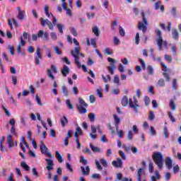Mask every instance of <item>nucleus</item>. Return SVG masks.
<instances>
[{
	"label": "nucleus",
	"mask_w": 181,
	"mask_h": 181,
	"mask_svg": "<svg viewBox=\"0 0 181 181\" xmlns=\"http://www.w3.org/2000/svg\"><path fill=\"white\" fill-rule=\"evenodd\" d=\"M173 90H177V81L176 79L173 81Z\"/></svg>",
	"instance_id": "55"
},
{
	"label": "nucleus",
	"mask_w": 181,
	"mask_h": 181,
	"mask_svg": "<svg viewBox=\"0 0 181 181\" xmlns=\"http://www.w3.org/2000/svg\"><path fill=\"white\" fill-rule=\"evenodd\" d=\"M47 76L49 78H52V80H54V76H53V74L52 73V69L47 70Z\"/></svg>",
	"instance_id": "53"
},
{
	"label": "nucleus",
	"mask_w": 181,
	"mask_h": 181,
	"mask_svg": "<svg viewBox=\"0 0 181 181\" xmlns=\"http://www.w3.org/2000/svg\"><path fill=\"white\" fill-rule=\"evenodd\" d=\"M7 144H8L9 148H13V146H14L13 141L12 140V135H11V134L8 135Z\"/></svg>",
	"instance_id": "17"
},
{
	"label": "nucleus",
	"mask_w": 181,
	"mask_h": 181,
	"mask_svg": "<svg viewBox=\"0 0 181 181\" xmlns=\"http://www.w3.org/2000/svg\"><path fill=\"white\" fill-rule=\"evenodd\" d=\"M66 165L67 170H69V172H71V173H73L74 170H73V168L71 167V165L69 163H66Z\"/></svg>",
	"instance_id": "50"
},
{
	"label": "nucleus",
	"mask_w": 181,
	"mask_h": 181,
	"mask_svg": "<svg viewBox=\"0 0 181 181\" xmlns=\"http://www.w3.org/2000/svg\"><path fill=\"white\" fill-rule=\"evenodd\" d=\"M62 73L64 77H67V74L70 73V69L69 68V66H67V65H64V67L62 69Z\"/></svg>",
	"instance_id": "14"
},
{
	"label": "nucleus",
	"mask_w": 181,
	"mask_h": 181,
	"mask_svg": "<svg viewBox=\"0 0 181 181\" xmlns=\"http://www.w3.org/2000/svg\"><path fill=\"white\" fill-rule=\"evenodd\" d=\"M165 59L166 62H168V63H172V62H173V59L172 58V56H170V55L165 54Z\"/></svg>",
	"instance_id": "40"
},
{
	"label": "nucleus",
	"mask_w": 181,
	"mask_h": 181,
	"mask_svg": "<svg viewBox=\"0 0 181 181\" xmlns=\"http://www.w3.org/2000/svg\"><path fill=\"white\" fill-rule=\"evenodd\" d=\"M90 45L95 48L97 47V42L95 41V38L90 39Z\"/></svg>",
	"instance_id": "58"
},
{
	"label": "nucleus",
	"mask_w": 181,
	"mask_h": 181,
	"mask_svg": "<svg viewBox=\"0 0 181 181\" xmlns=\"http://www.w3.org/2000/svg\"><path fill=\"white\" fill-rule=\"evenodd\" d=\"M168 118L170 119L171 122H176V119L175 118V117H173L172 112H168Z\"/></svg>",
	"instance_id": "32"
},
{
	"label": "nucleus",
	"mask_w": 181,
	"mask_h": 181,
	"mask_svg": "<svg viewBox=\"0 0 181 181\" xmlns=\"http://www.w3.org/2000/svg\"><path fill=\"white\" fill-rule=\"evenodd\" d=\"M17 53H18V54L21 53V56H25L26 55V54L25 53V51H22L21 49V45H18L17 46Z\"/></svg>",
	"instance_id": "37"
},
{
	"label": "nucleus",
	"mask_w": 181,
	"mask_h": 181,
	"mask_svg": "<svg viewBox=\"0 0 181 181\" xmlns=\"http://www.w3.org/2000/svg\"><path fill=\"white\" fill-rule=\"evenodd\" d=\"M95 165L97 166V168L98 169V170H103V166H101V164L100 163V161L98 160H95Z\"/></svg>",
	"instance_id": "60"
},
{
	"label": "nucleus",
	"mask_w": 181,
	"mask_h": 181,
	"mask_svg": "<svg viewBox=\"0 0 181 181\" xmlns=\"http://www.w3.org/2000/svg\"><path fill=\"white\" fill-rule=\"evenodd\" d=\"M148 170L151 173L153 172V163L152 162H150L148 164Z\"/></svg>",
	"instance_id": "62"
},
{
	"label": "nucleus",
	"mask_w": 181,
	"mask_h": 181,
	"mask_svg": "<svg viewBox=\"0 0 181 181\" xmlns=\"http://www.w3.org/2000/svg\"><path fill=\"white\" fill-rule=\"evenodd\" d=\"M170 107L172 111H175L176 110V104H175V101H173V100L170 101Z\"/></svg>",
	"instance_id": "31"
},
{
	"label": "nucleus",
	"mask_w": 181,
	"mask_h": 181,
	"mask_svg": "<svg viewBox=\"0 0 181 181\" xmlns=\"http://www.w3.org/2000/svg\"><path fill=\"white\" fill-rule=\"evenodd\" d=\"M96 93L100 98H103V89H101V88L99 87L98 88H97Z\"/></svg>",
	"instance_id": "47"
},
{
	"label": "nucleus",
	"mask_w": 181,
	"mask_h": 181,
	"mask_svg": "<svg viewBox=\"0 0 181 181\" xmlns=\"http://www.w3.org/2000/svg\"><path fill=\"white\" fill-rule=\"evenodd\" d=\"M62 62L63 63H66L68 65L71 64V62H70V60H69V58L67 57H64L62 58Z\"/></svg>",
	"instance_id": "35"
},
{
	"label": "nucleus",
	"mask_w": 181,
	"mask_h": 181,
	"mask_svg": "<svg viewBox=\"0 0 181 181\" xmlns=\"http://www.w3.org/2000/svg\"><path fill=\"white\" fill-rule=\"evenodd\" d=\"M35 100L38 105H40V107H43V103H42V100H40V98H39V95H35Z\"/></svg>",
	"instance_id": "45"
},
{
	"label": "nucleus",
	"mask_w": 181,
	"mask_h": 181,
	"mask_svg": "<svg viewBox=\"0 0 181 181\" xmlns=\"http://www.w3.org/2000/svg\"><path fill=\"white\" fill-rule=\"evenodd\" d=\"M80 50H81L80 47H74V52H75V54H76V56H79V54H80Z\"/></svg>",
	"instance_id": "59"
},
{
	"label": "nucleus",
	"mask_w": 181,
	"mask_h": 181,
	"mask_svg": "<svg viewBox=\"0 0 181 181\" xmlns=\"http://www.w3.org/2000/svg\"><path fill=\"white\" fill-rule=\"evenodd\" d=\"M88 117L90 122H94L95 121V115L94 113H93V112L89 113Z\"/></svg>",
	"instance_id": "29"
},
{
	"label": "nucleus",
	"mask_w": 181,
	"mask_h": 181,
	"mask_svg": "<svg viewBox=\"0 0 181 181\" xmlns=\"http://www.w3.org/2000/svg\"><path fill=\"white\" fill-rule=\"evenodd\" d=\"M54 49L57 54H62V50L60 49V48H59V47H54Z\"/></svg>",
	"instance_id": "64"
},
{
	"label": "nucleus",
	"mask_w": 181,
	"mask_h": 181,
	"mask_svg": "<svg viewBox=\"0 0 181 181\" xmlns=\"http://www.w3.org/2000/svg\"><path fill=\"white\" fill-rule=\"evenodd\" d=\"M100 162L101 165L103 166V168H107V166H108V165L107 164V160H105V158H101L100 160Z\"/></svg>",
	"instance_id": "48"
},
{
	"label": "nucleus",
	"mask_w": 181,
	"mask_h": 181,
	"mask_svg": "<svg viewBox=\"0 0 181 181\" xmlns=\"http://www.w3.org/2000/svg\"><path fill=\"white\" fill-rule=\"evenodd\" d=\"M159 87H165V79L160 78L158 81Z\"/></svg>",
	"instance_id": "43"
},
{
	"label": "nucleus",
	"mask_w": 181,
	"mask_h": 181,
	"mask_svg": "<svg viewBox=\"0 0 181 181\" xmlns=\"http://www.w3.org/2000/svg\"><path fill=\"white\" fill-rule=\"evenodd\" d=\"M141 15L143 16V21H143H139L138 29L139 30H142V33L145 35L146 33V30H148V20L145 16V13L142 12Z\"/></svg>",
	"instance_id": "4"
},
{
	"label": "nucleus",
	"mask_w": 181,
	"mask_h": 181,
	"mask_svg": "<svg viewBox=\"0 0 181 181\" xmlns=\"http://www.w3.org/2000/svg\"><path fill=\"white\" fill-rule=\"evenodd\" d=\"M114 119H115V125L117 129H118V125H119V122L121 119H119V117H118L117 115H114Z\"/></svg>",
	"instance_id": "22"
},
{
	"label": "nucleus",
	"mask_w": 181,
	"mask_h": 181,
	"mask_svg": "<svg viewBox=\"0 0 181 181\" xmlns=\"http://www.w3.org/2000/svg\"><path fill=\"white\" fill-rule=\"evenodd\" d=\"M107 62H109V63H110L111 66H107V69L109 73H110V74H114V70H115V69H117V66H115V59H114L111 57H107Z\"/></svg>",
	"instance_id": "7"
},
{
	"label": "nucleus",
	"mask_w": 181,
	"mask_h": 181,
	"mask_svg": "<svg viewBox=\"0 0 181 181\" xmlns=\"http://www.w3.org/2000/svg\"><path fill=\"white\" fill-rule=\"evenodd\" d=\"M80 163H82V165H87V163H88L87 160H86V159L84 158V156H81Z\"/></svg>",
	"instance_id": "52"
},
{
	"label": "nucleus",
	"mask_w": 181,
	"mask_h": 181,
	"mask_svg": "<svg viewBox=\"0 0 181 181\" xmlns=\"http://www.w3.org/2000/svg\"><path fill=\"white\" fill-rule=\"evenodd\" d=\"M61 90L65 97H69V90L65 86H62Z\"/></svg>",
	"instance_id": "23"
},
{
	"label": "nucleus",
	"mask_w": 181,
	"mask_h": 181,
	"mask_svg": "<svg viewBox=\"0 0 181 181\" xmlns=\"http://www.w3.org/2000/svg\"><path fill=\"white\" fill-rule=\"evenodd\" d=\"M69 30H71V33L73 35V36H77V30H76V28H74V27H71L69 28Z\"/></svg>",
	"instance_id": "46"
},
{
	"label": "nucleus",
	"mask_w": 181,
	"mask_h": 181,
	"mask_svg": "<svg viewBox=\"0 0 181 181\" xmlns=\"http://www.w3.org/2000/svg\"><path fill=\"white\" fill-rule=\"evenodd\" d=\"M151 103V99L148 96H144V104L148 107L149 104Z\"/></svg>",
	"instance_id": "41"
},
{
	"label": "nucleus",
	"mask_w": 181,
	"mask_h": 181,
	"mask_svg": "<svg viewBox=\"0 0 181 181\" xmlns=\"http://www.w3.org/2000/svg\"><path fill=\"white\" fill-rule=\"evenodd\" d=\"M61 124L62 127L64 128L66 127V124H69V119L66 117V115H64L62 118H61Z\"/></svg>",
	"instance_id": "20"
},
{
	"label": "nucleus",
	"mask_w": 181,
	"mask_h": 181,
	"mask_svg": "<svg viewBox=\"0 0 181 181\" xmlns=\"http://www.w3.org/2000/svg\"><path fill=\"white\" fill-rule=\"evenodd\" d=\"M171 15L173 16V18L177 17V11H176V7H173L170 11Z\"/></svg>",
	"instance_id": "28"
},
{
	"label": "nucleus",
	"mask_w": 181,
	"mask_h": 181,
	"mask_svg": "<svg viewBox=\"0 0 181 181\" xmlns=\"http://www.w3.org/2000/svg\"><path fill=\"white\" fill-rule=\"evenodd\" d=\"M90 148H91V150L93 151V152H94L95 153H100V152H101V148L97 147V146H94V145H93V144H90Z\"/></svg>",
	"instance_id": "18"
},
{
	"label": "nucleus",
	"mask_w": 181,
	"mask_h": 181,
	"mask_svg": "<svg viewBox=\"0 0 181 181\" xmlns=\"http://www.w3.org/2000/svg\"><path fill=\"white\" fill-rule=\"evenodd\" d=\"M153 160L158 166V169H162L163 168V155L162 153L159 151L154 152L153 155Z\"/></svg>",
	"instance_id": "2"
},
{
	"label": "nucleus",
	"mask_w": 181,
	"mask_h": 181,
	"mask_svg": "<svg viewBox=\"0 0 181 181\" xmlns=\"http://www.w3.org/2000/svg\"><path fill=\"white\" fill-rule=\"evenodd\" d=\"M156 35L158 37L156 40L158 50H162V46L163 47H166L168 46V42L163 41V38L162 37V31L160 30H156Z\"/></svg>",
	"instance_id": "3"
},
{
	"label": "nucleus",
	"mask_w": 181,
	"mask_h": 181,
	"mask_svg": "<svg viewBox=\"0 0 181 181\" xmlns=\"http://www.w3.org/2000/svg\"><path fill=\"white\" fill-rule=\"evenodd\" d=\"M172 36L174 40H179V32L177 30L175 29L172 31Z\"/></svg>",
	"instance_id": "19"
},
{
	"label": "nucleus",
	"mask_w": 181,
	"mask_h": 181,
	"mask_svg": "<svg viewBox=\"0 0 181 181\" xmlns=\"http://www.w3.org/2000/svg\"><path fill=\"white\" fill-rule=\"evenodd\" d=\"M40 149L41 153L46 156H48L49 158H45V162H47L46 169L48 170L47 173V179H52V173L50 170H53V166H54V161H53V156L52 153L49 152V148L46 146V144L43 141H41V144L40 146Z\"/></svg>",
	"instance_id": "1"
},
{
	"label": "nucleus",
	"mask_w": 181,
	"mask_h": 181,
	"mask_svg": "<svg viewBox=\"0 0 181 181\" xmlns=\"http://www.w3.org/2000/svg\"><path fill=\"white\" fill-rule=\"evenodd\" d=\"M119 155L123 159V160H127V156H125V153L122 151H119Z\"/></svg>",
	"instance_id": "51"
},
{
	"label": "nucleus",
	"mask_w": 181,
	"mask_h": 181,
	"mask_svg": "<svg viewBox=\"0 0 181 181\" xmlns=\"http://www.w3.org/2000/svg\"><path fill=\"white\" fill-rule=\"evenodd\" d=\"M148 119L150 121H153L155 119V113L153 112V111L150 112Z\"/></svg>",
	"instance_id": "44"
},
{
	"label": "nucleus",
	"mask_w": 181,
	"mask_h": 181,
	"mask_svg": "<svg viewBox=\"0 0 181 181\" xmlns=\"http://www.w3.org/2000/svg\"><path fill=\"white\" fill-rule=\"evenodd\" d=\"M117 28H118V21H114L112 23V25H111V30L115 31Z\"/></svg>",
	"instance_id": "27"
},
{
	"label": "nucleus",
	"mask_w": 181,
	"mask_h": 181,
	"mask_svg": "<svg viewBox=\"0 0 181 181\" xmlns=\"http://www.w3.org/2000/svg\"><path fill=\"white\" fill-rule=\"evenodd\" d=\"M55 156L57 159V160L59 162V163H62L63 162V157L62 156V154L59 151L56 152Z\"/></svg>",
	"instance_id": "24"
},
{
	"label": "nucleus",
	"mask_w": 181,
	"mask_h": 181,
	"mask_svg": "<svg viewBox=\"0 0 181 181\" xmlns=\"http://www.w3.org/2000/svg\"><path fill=\"white\" fill-rule=\"evenodd\" d=\"M145 168H139L137 172V181H146V180L144 179L142 180V170H144Z\"/></svg>",
	"instance_id": "16"
},
{
	"label": "nucleus",
	"mask_w": 181,
	"mask_h": 181,
	"mask_svg": "<svg viewBox=\"0 0 181 181\" xmlns=\"http://www.w3.org/2000/svg\"><path fill=\"white\" fill-rule=\"evenodd\" d=\"M121 104L122 107H128V104H129V100H128V97L127 95H124L122 97Z\"/></svg>",
	"instance_id": "15"
},
{
	"label": "nucleus",
	"mask_w": 181,
	"mask_h": 181,
	"mask_svg": "<svg viewBox=\"0 0 181 181\" xmlns=\"http://www.w3.org/2000/svg\"><path fill=\"white\" fill-rule=\"evenodd\" d=\"M163 134L165 139L169 138V132H168V127L166 126L163 128Z\"/></svg>",
	"instance_id": "39"
},
{
	"label": "nucleus",
	"mask_w": 181,
	"mask_h": 181,
	"mask_svg": "<svg viewBox=\"0 0 181 181\" xmlns=\"http://www.w3.org/2000/svg\"><path fill=\"white\" fill-rule=\"evenodd\" d=\"M135 43H136V45H139V33H137L136 34Z\"/></svg>",
	"instance_id": "63"
},
{
	"label": "nucleus",
	"mask_w": 181,
	"mask_h": 181,
	"mask_svg": "<svg viewBox=\"0 0 181 181\" xmlns=\"http://www.w3.org/2000/svg\"><path fill=\"white\" fill-rule=\"evenodd\" d=\"M70 53L73 57L75 59V64H77L78 69H81V63H80V57L78 55H76L74 54V52H73V49H71Z\"/></svg>",
	"instance_id": "8"
},
{
	"label": "nucleus",
	"mask_w": 181,
	"mask_h": 181,
	"mask_svg": "<svg viewBox=\"0 0 181 181\" xmlns=\"http://www.w3.org/2000/svg\"><path fill=\"white\" fill-rule=\"evenodd\" d=\"M78 103H79V105H78L77 108L79 111V113L86 114V112H87L86 108H88V105L81 98H78Z\"/></svg>",
	"instance_id": "5"
},
{
	"label": "nucleus",
	"mask_w": 181,
	"mask_h": 181,
	"mask_svg": "<svg viewBox=\"0 0 181 181\" xmlns=\"http://www.w3.org/2000/svg\"><path fill=\"white\" fill-rule=\"evenodd\" d=\"M17 11H18V19L19 21H23L25 19V11L21 10V7H17Z\"/></svg>",
	"instance_id": "11"
},
{
	"label": "nucleus",
	"mask_w": 181,
	"mask_h": 181,
	"mask_svg": "<svg viewBox=\"0 0 181 181\" xmlns=\"http://www.w3.org/2000/svg\"><path fill=\"white\" fill-rule=\"evenodd\" d=\"M50 36L52 40H57V35L56 34V33L54 32L51 33Z\"/></svg>",
	"instance_id": "57"
},
{
	"label": "nucleus",
	"mask_w": 181,
	"mask_h": 181,
	"mask_svg": "<svg viewBox=\"0 0 181 181\" xmlns=\"http://www.w3.org/2000/svg\"><path fill=\"white\" fill-rule=\"evenodd\" d=\"M119 33L120 36H125V31L124 30V28L121 27V25L119 26Z\"/></svg>",
	"instance_id": "54"
},
{
	"label": "nucleus",
	"mask_w": 181,
	"mask_h": 181,
	"mask_svg": "<svg viewBox=\"0 0 181 181\" xmlns=\"http://www.w3.org/2000/svg\"><path fill=\"white\" fill-rule=\"evenodd\" d=\"M134 101H132V98H129V108H133L135 112L138 113L139 110L141 108V105L139 104V102H138V100L135 99V96H134Z\"/></svg>",
	"instance_id": "6"
},
{
	"label": "nucleus",
	"mask_w": 181,
	"mask_h": 181,
	"mask_svg": "<svg viewBox=\"0 0 181 181\" xmlns=\"http://www.w3.org/2000/svg\"><path fill=\"white\" fill-rule=\"evenodd\" d=\"M2 109L4 110L5 114L7 117H11V112H9V110H8V109H6V107H5V106L2 105Z\"/></svg>",
	"instance_id": "56"
},
{
	"label": "nucleus",
	"mask_w": 181,
	"mask_h": 181,
	"mask_svg": "<svg viewBox=\"0 0 181 181\" xmlns=\"http://www.w3.org/2000/svg\"><path fill=\"white\" fill-rule=\"evenodd\" d=\"M106 77L107 78H105L104 75H102V78L104 83H107V81H111V76H110V74H107Z\"/></svg>",
	"instance_id": "30"
},
{
	"label": "nucleus",
	"mask_w": 181,
	"mask_h": 181,
	"mask_svg": "<svg viewBox=\"0 0 181 181\" xmlns=\"http://www.w3.org/2000/svg\"><path fill=\"white\" fill-rule=\"evenodd\" d=\"M105 52L107 54L111 55V54H112V49H111L109 48V47H106V48L105 49Z\"/></svg>",
	"instance_id": "61"
},
{
	"label": "nucleus",
	"mask_w": 181,
	"mask_h": 181,
	"mask_svg": "<svg viewBox=\"0 0 181 181\" xmlns=\"http://www.w3.org/2000/svg\"><path fill=\"white\" fill-rule=\"evenodd\" d=\"M20 165L26 172H28L29 170V165L28 164H26V163L25 161L21 162Z\"/></svg>",
	"instance_id": "26"
},
{
	"label": "nucleus",
	"mask_w": 181,
	"mask_h": 181,
	"mask_svg": "<svg viewBox=\"0 0 181 181\" xmlns=\"http://www.w3.org/2000/svg\"><path fill=\"white\" fill-rule=\"evenodd\" d=\"M112 165L114 168H122V159H121V158H117V160H113L112 162Z\"/></svg>",
	"instance_id": "9"
},
{
	"label": "nucleus",
	"mask_w": 181,
	"mask_h": 181,
	"mask_svg": "<svg viewBox=\"0 0 181 181\" xmlns=\"http://www.w3.org/2000/svg\"><path fill=\"white\" fill-rule=\"evenodd\" d=\"M49 22H52L49 21V19L45 20L44 18H41V25L45 28L46 25L49 24Z\"/></svg>",
	"instance_id": "34"
},
{
	"label": "nucleus",
	"mask_w": 181,
	"mask_h": 181,
	"mask_svg": "<svg viewBox=\"0 0 181 181\" xmlns=\"http://www.w3.org/2000/svg\"><path fill=\"white\" fill-rule=\"evenodd\" d=\"M165 166L167 169L169 170L172 169V168L173 167L172 159L170 157H167L165 158Z\"/></svg>",
	"instance_id": "12"
},
{
	"label": "nucleus",
	"mask_w": 181,
	"mask_h": 181,
	"mask_svg": "<svg viewBox=\"0 0 181 181\" xmlns=\"http://www.w3.org/2000/svg\"><path fill=\"white\" fill-rule=\"evenodd\" d=\"M139 63L141 64L143 70H146V64L145 63V61L142 59H139Z\"/></svg>",
	"instance_id": "36"
},
{
	"label": "nucleus",
	"mask_w": 181,
	"mask_h": 181,
	"mask_svg": "<svg viewBox=\"0 0 181 181\" xmlns=\"http://www.w3.org/2000/svg\"><path fill=\"white\" fill-rule=\"evenodd\" d=\"M163 76L165 77V81H167V82L170 81V76H169V74H168L166 72H163Z\"/></svg>",
	"instance_id": "49"
},
{
	"label": "nucleus",
	"mask_w": 181,
	"mask_h": 181,
	"mask_svg": "<svg viewBox=\"0 0 181 181\" xmlns=\"http://www.w3.org/2000/svg\"><path fill=\"white\" fill-rule=\"evenodd\" d=\"M37 37L40 39H42V37H43L44 36V39H45V40H47V39H49V33H45V31L40 30L37 33Z\"/></svg>",
	"instance_id": "10"
},
{
	"label": "nucleus",
	"mask_w": 181,
	"mask_h": 181,
	"mask_svg": "<svg viewBox=\"0 0 181 181\" xmlns=\"http://www.w3.org/2000/svg\"><path fill=\"white\" fill-rule=\"evenodd\" d=\"M81 170L83 176H88V175H90V166L87 165L86 168L84 166H81Z\"/></svg>",
	"instance_id": "13"
},
{
	"label": "nucleus",
	"mask_w": 181,
	"mask_h": 181,
	"mask_svg": "<svg viewBox=\"0 0 181 181\" xmlns=\"http://www.w3.org/2000/svg\"><path fill=\"white\" fill-rule=\"evenodd\" d=\"M66 104L68 107V108H69V110H74V106H73V105L71 104V103L70 102V100L67 99L66 100Z\"/></svg>",
	"instance_id": "38"
},
{
	"label": "nucleus",
	"mask_w": 181,
	"mask_h": 181,
	"mask_svg": "<svg viewBox=\"0 0 181 181\" xmlns=\"http://www.w3.org/2000/svg\"><path fill=\"white\" fill-rule=\"evenodd\" d=\"M35 53L37 54V57L42 60L43 59V57L40 54V50L39 49V47H37L35 49Z\"/></svg>",
	"instance_id": "42"
},
{
	"label": "nucleus",
	"mask_w": 181,
	"mask_h": 181,
	"mask_svg": "<svg viewBox=\"0 0 181 181\" xmlns=\"http://www.w3.org/2000/svg\"><path fill=\"white\" fill-rule=\"evenodd\" d=\"M91 179H96L97 180H101V175L100 174L94 173L91 175Z\"/></svg>",
	"instance_id": "33"
},
{
	"label": "nucleus",
	"mask_w": 181,
	"mask_h": 181,
	"mask_svg": "<svg viewBox=\"0 0 181 181\" xmlns=\"http://www.w3.org/2000/svg\"><path fill=\"white\" fill-rule=\"evenodd\" d=\"M147 73L149 76H153V73H155V69L152 65H148L147 68Z\"/></svg>",
	"instance_id": "21"
},
{
	"label": "nucleus",
	"mask_w": 181,
	"mask_h": 181,
	"mask_svg": "<svg viewBox=\"0 0 181 181\" xmlns=\"http://www.w3.org/2000/svg\"><path fill=\"white\" fill-rule=\"evenodd\" d=\"M92 32L95 35V36H97V37L100 36V30L98 29V27H93L92 28Z\"/></svg>",
	"instance_id": "25"
}]
</instances>
